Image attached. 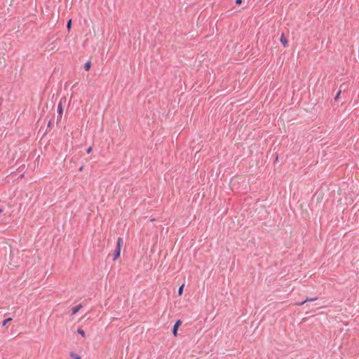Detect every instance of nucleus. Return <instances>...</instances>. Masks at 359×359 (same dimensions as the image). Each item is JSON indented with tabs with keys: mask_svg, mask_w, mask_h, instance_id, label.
<instances>
[{
	"mask_svg": "<svg viewBox=\"0 0 359 359\" xmlns=\"http://www.w3.org/2000/svg\"><path fill=\"white\" fill-rule=\"evenodd\" d=\"M181 324H182V322H181V320H178L175 323V325H174V327H173V330H172V333H173V335H174L175 337H177V330H178L179 327L181 325Z\"/></svg>",
	"mask_w": 359,
	"mask_h": 359,
	"instance_id": "nucleus-1",
	"label": "nucleus"
},
{
	"mask_svg": "<svg viewBox=\"0 0 359 359\" xmlns=\"http://www.w3.org/2000/svg\"><path fill=\"white\" fill-rule=\"evenodd\" d=\"M280 41L284 47L287 46V39L285 36L284 33H282Z\"/></svg>",
	"mask_w": 359,
	"mask_h": 359,
	"instance_id": "nucleus-2",
	"label": "nucleus"
},
{
	"mask_svg": "<svg viewBox=\"0 0 359 359\" xmlns=\"http://www.w3.org/2000/svg\"><path fill=\"white\" fill-rule=\"evenodd\" d=\"M82 307L81 304H79L72 309V314H76Z\"/></svg>",
	"mask_w": 359,
	"mask_h": 359,
	"instance_id": "nucleus-3",
	"label": "nucleus"
},
{
	"mask_svg": "<svg viewBox=\"0 0 359 359\" xmlns=\"http://www.w3.org/2000/svg\"><path fill=\"white\" fill-rule=\"evenodd\" d=\"M121 250H118V249H116V250L114 251V260H116L117 259L119 258L120 257V255H121Z\"/></svg>",
	"mask_w": 359,
	"mask_h": 359,
	"instance_id": "nucleus-4",
	"label": "nucleus"
},
{
	"mask_svg": "<svg viewBox=\"0 0 359 359\" xmlns=\"http://www.w3.org/2000/svg\"><path fill=\"white\" fill-rule=\"evenodd\" d=\"M122 245H123V240L121 238H118L117 240L116 248L118 250H121Z\"/></svg>",
	"mask_w": 359,
	"mask_h": 359,
	"instance_id": "nucleus-5",
	"label": "nucleus"
},
{
	"mask_svg": "<svg viewBox=\"0 0 359 359\" xmlns=\"http://www.w3.org/2000/svg\"><path fill=\"white\" fill-rule=\"evenodd\" d=\"M91 67V63L90 62H87L85 65H84V69L86 71H89Z\"/></svg>",
	"mask_w": 359,
	"mask_h": 359,
	"instance_id": "nucleus-6",
	"label": "nucleus"
},
{
	"mask_svg": "<svg viewBox=\"0 0 359 359\" xmlns=\"http://www.w3.org/2000/svg\"><path fill=\"white\" fill-rule=\"evenodd\" d=\"M316 298H312V299H309V298H307V299H306L304 302H301V303L298 304V305H303V304H304L305 303H306V302H308L314 301V300H316Z\"/></svg>",
	"mask_w": 359,
	"mask_h": 359,
	"instance_id": "nucleus-7",
	"label": "nucleus"
},
{
	"mask_svg": "<svg viewBox=\"0 0 359 359\" xmlns=\"http://www.w3.org/2000/svg\"><path fill=\"white\" fill-rule=\"evenodd\" d=\"M184 287V284H182V285L180 287V288H179V290H178V294H179L180 296V295H182V293H183Z\"/></svg>",
	"mask_w": 359,
	"mask_h": 359,
	"instance_id": "nucleus-8",
	"label": "nucleus"
},
{
	"mask_svg": "<svg viewBox=\"0 0 359 359\" xmlns=\"http://www.w3.org/2000/svg\"><path fill=\"white\" fill-rule=\"evenodd\" d=\"M77 332L80 334L83 338L86 337L85 332L82 329H78Z\"/></svg>",
	"mask_w": 359,
	"mask_h": 359,
	"instance_id": "nucleus-9",
	"label": "nucleus"
},
{
	"mask_svg": "<svg viewBox=\"0 0 359 359\" xmlns=\"http://www.w3.org/2000/svg\"><path fill=\"white\" fill-rule=\"evenodd\" d=\"M62 111H63V110H62V104H60L58 105V113H59V114H60V116H62Z\"/></svg>",
	"mask_w": 359,
	"mask_h": 359,
	"instance_id": "nucleus-10",
	"label": "nucleus"
},
{
	"mask_svg": "<svg viewBox=\"0 0 359 359\" xmlns=\"http://www.w3.org/2000/svg\"><path fill=\"white\" fill-rule=\"evenodd\" d=\"M12 320L11 318H6L3 321L2 325L5 326L8 322H11Z\"/></svg>",
	"mask_w": 359,
	"mask_h": 359,
	"instance_id": "nucleus-11",
	"label": "nucleus"
},
{
	"mask_svg": "<svg viewBox=\"0 0 359 359\" xmlns=\"http://www.w3.org/2000/svg\"><path fill=\"white\" fill-rule=\"evenodd\" d=\"M67 28L68 29V31H70L71 28H72V20H69L67 22Z\"/></svg>",
	"mask_w": 359,
	"mask_h": 359,
	"instance_id": "nucleus-12",
	"label": "nucleus"
},
{
	"mask_svg": "<svg viewBox=\"0 0 359 359\" xmlns=\"http://www.w3.org/2000/svg\"><path fill=\"white\" fill-rule=\"evenodd\" d=\"M71 357L73 359H81V357L79 355H76V354H74V353H72L71 354Z\"/></svg>",
	"mask_w": 359,
	"mask_h": 359,
	"instance_id": "nucleus-13",
	"label": "nucleus"
},
{
	"mask_svg": "<svg viewBox=\"0 0 359 359\" xmlns=\"http://www.w3.org/2000/svg\"><path fill=\"white\" fill-rule=\"evenodd\" d=\"M340 95H341V90H339V91L337 93V95H336V96H335V97H334V100H337L339 97Z\"/></svg>",
	"mask_w": 359,
	"mask_h": 359,
	"instance_id": "nucleus-14",
	"label": "nucleus"
},
{
	"mask_svg": "<svg viewBox=\"0 0 359 359\" xmlns=\"http://www.w3.org/2000/svg\"><path fill=\"white\" fill-rule=\"evenodd\" d=\"M87 151V153H88V154L91 153V151H92V147H88V148L87 149V151Z\"/></svg>",
	"mask_w": 359,
	"mask_h": 359,
	"instance_id": "nucleus-15",
	"label": "nucleus"
},
{
	"mask_svg": "<svg viewBox=\"0 0 359 359\" xmlns=\"http://www.w3.org/2000/svg\"><path fill=\"white\" fill-rule=\"evenodd\" d=\"M242 3V0H236V4H241Z\"/></svg>",
	"mask_w": 359,
	"mask_h": 359,
	"instance_id": "nucleus-16",
	"label": "nucleus"
},
{
	"mask_svg": "<svg viewBox=\"0 0 359 359\" xmlns=\"http://www.w3.org/2000/svg\"><path fill=\"white\" fill-rule=\"evenodd\" d=\"M82 170H83V167H81V168H79V170H80V171H81Z\"/></svg>",
	"mask_w": 359,
	"mask_h": 359,
	"instance_id": "nucleus-17",
	"label": "nucleus"
},
{
	"mask_svg": "<svg viewBox=\"0 0 359 359\" xmlns=\"http://www.w3.org/2000/svg\"><path fill=\"white\" fill-rule=\"evenodd\" d=\"M1 212H2V210H1V209H0V213H1Z\"/></svg>",
	"mask_w": 359,
	"mask_h": 359,
	"instance_id": "nucleus-18",
	"label": "nucleus"
}]
</instances>
